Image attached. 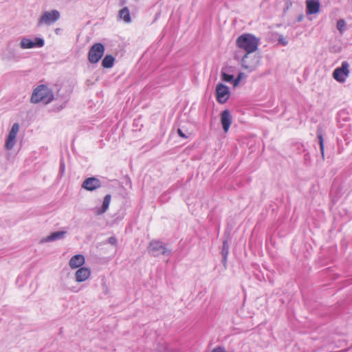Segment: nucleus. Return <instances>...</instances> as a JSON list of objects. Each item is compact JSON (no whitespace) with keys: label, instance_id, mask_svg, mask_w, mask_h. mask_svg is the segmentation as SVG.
<instances>
[{"label":"nucleus","instance_id":"1","mask_svg":"<svg viewBox=\"0 0 352 352\" xmlns=\"http://www.w3.org/2000/svg\"><path fill=\"white\" fill-rule=\"evenodd\" d=\"M54 94L46 85H41L36 87L32 94L30 101L32 103L49 104L54 100Z\"/></svg>","mask_w":352,"mask_h":352},{"label":"nucleus","instance_id":"2","mask_svg":"<svg viewBox=\"0 0 352 352\" xmlns=\"http://www.w3.org/2000/svg\"><path fill=\"white\" fill-rule=\"evenodd\" d=\"M258 43L259 39L251 34H243L236 41L237 47L245 50L246 54L255 52L258 48Z\"/></svg>","mask_w":352,"mask_h":352},{"label":"nucleus","instance_id":"3","mask_svg":"<svg viewBox=\"0 0 352 352\" xmlns=\"http://www.w3.org/2000/svg\"><path fill=\"white\" fill-rule=\"evenodd\" d=\"M104 50V46L102 43L94 44L88 52L89 61L93 64L97 63L103 56Z\"/></svg>","mask_w":352,"mask_h":352},{"label":"nucleus","instance_id":"4","mask_svg":"<svg viewBox=\"0 0 352 352\" xmlns=\"http://www.w3.org/2000/svg\"><path fill=\"white\" fill-rule=\"evenodd\" d=\"M60 18V12L56 10L47 11L43 13L38 20V25H51L56 22Z\"/></svg>","mask_w":352,"mask_h":352},{"label":"nucleus","instance_id":"5","mask_svg":"<svg viewBox=\"0 0 352 352\" xmlns=\"http://www.w3.org/2000/svg\"><path fill=\"white\" fill-rule=\"evenodd\" d=\"M258 64V57L256 55H251V54H245L241 60L242 67L249 71L254 70Z\"/></svg>","mask_w":352,"mask_h":352},{"label":"nucleus","instance_id":"6","mask_svg":"<svg viewBox=\"0 0 352 352\" xmlns=\"http://www.w3.org/2000/svg\"><path fill=\"white\" fill-rule=\"evenodd\" d=\"M349 65L346 61L342 62L341 67L333 71V76L334 79L340 82H344L349 74Z\"/></svg>","mask_w":352,"mask_h":352},{"label":"nucleus","instance_id":"7","mask_svg":"<svg viewBox=\"0 0 352 352\" xmlns=\"http://www.w3.org/2000/svg\"><path fill=\"white\" fill-rule=\"evenodd\" d=\"M230 96V91L228 87L222 84L219 83L216 87V97L217 100L220 104H224L227 102Z\"/></svg>","mask_w":352,"mask_h":352},{"label":"nucleus","instance_id":"8","mask_svg":"<svg viewBox=\"0 0 352 352\" xmlns=\"http://www.w3.org/2000/svg\"><path fill=\"white\" fill-rule=\"evenodd\" d=\"M19 124L14 123L12 125L11 130L10 131V132L8 133L7 140L6 142L5 146L6 148V149L10 150L14 146L15 142H16V135L19 132Z\"/></svg>","mask_w":352,"mask_h":352},{"label":"nucleus","instance_id":"9","mask_svg":"<svg viewBox=\"0 0 352 352\" xmlns=\"http://www.w3.org/2000/svg\"><path fill=\"white\" fill-rule=\"evenodd\" d=\"M149 251L151 252L154 256L168 254L170 252L163 243L159 241H152L149 243Z\"/></svg>","mask_w":352,"mask_h":352},{"label":"nucleus","instance_id":"10","mask_svg":"<svg viewBox=\"0 0 352 352\" xmlns=\"http://www.w3.org/2000/svg\"><path fill=\"white\" fill-rule=\"evenodd\" d=\"M101 186L100 181L96 177L86 179L82 184V187L87 190L93 191Z\"/></svg>","mask_w":352,"mask_h":352},{"label":"nucleus","instance_id":"11","mask_svg":"<svg viewBox=\"0 0 352 352\" xmlns=\"http://www.w3.org/2000/svg\"><path fill=\"white\" fill-rule=\"evenodd\" d=\"M44 41L42 38H36L34 41L29 38H23L21 41V47L23 49H30L35 47H43Z\"/></svg>","mask_w":352,"mask_h":352},{"label":"nucleus","instance_id":"12","mask_svg":"<svg viewBox=\"0 0 352 352\" xmlns=\"http://www.w3.org/2000/svg\"><path fill=\"white\" fill-rule=\"evenodd\" d=\"M221 123L223 131L227 133L232 124V116L228 109H226L221 113Z\"/></svg>","mask_w":352,"mask_h":352},{"label":"nucleus","instance_id":"13","mask_svg":"<svg viewBox=\"0 0 352 352\" xmlns=\"http://www.w3.org/2000/svg\"><path fill=\"white\" fill-rule=\"evenodd\" d=\"M91 274L90 269L85 267H81L75 273V278L77 282H83L89 278Z\"/></svg>","mask_w":352,"mask_h":352},{"label":"nucleus","instance_id":"14","mask_svg":"<svg viewBox=\"0 0 352 352\" xmlns=\"http://www.w3.org/2000/svg\"><path fill=\"white\" fill-rule=\"evenodd\" d=\"M307 13L308 14H314L320 11V4L318 0H307Z\"/></svg>","mask_w":352,"mask_h":352},{"label":"nucleus","instance_id":"15","mask_svg":"<svg viewBox=\"0 0 352 352\" xmlns=\"http://www.w3.org/2000/svg\"><path fill=\"white\" fill-rule=\"evenodd\" d=\"M85 263V256L82 254H76L72 256L69 261V265L72 269H76L81 267Z\"/></svg>","mask_w":352,"mask_h":352},{"label":"nucleus","instance_id":"16","mask_svg":"<svg viewBox=\"0 0 352 352\" xmlns=\"http://www.w3.org/2000/svg\"><path fill=\"white\" fill-rule=\"evenodd\" d=\"M111 195H107L103 199L102 207L97 211V214H102L105 212L109 208L110 201H111Z\"/></svg>","mask_w":352,"mask_h":352},{"label":"nucleus","instance_id":"17","mask_svg":"<svg viewBox=\"0 0 352 352\" xmlns=\"http://www.w3.org/2000/svg\"><path fill=\"white\" fill-rule=\"evenodd\" d=\"M66 232L65 231L55 232L46 237L43 241L45 242L54 241L63 238Z\"/></svg>","mask_w":352,"mask_h":352},{"label":"nucleus","instance_id":"18","mask_svg":"<svg viewBox=\"0 0 352 352\" xmlns=\"http://www.w3.org/2000/svg\"><path fill=\"white\" fill-rule=\"evenodd\" d=\"M119 17L126 23L131 21L130 12L127 7H124L119 11Z\"/></svg>","mask_w":352,"mask_h":352},{"label":"nucleus","instance_id":"19","mask_svg":"<svg viewBox=\"0 0 352 352\" xmlns=\"http://www.w3.org/2000/svg\"><path fill=\"white\" fill-rule=\"evenodd\" d=\"M115 59L111 55H106L102 61L104 68H111L114 64Z\"/></svg>","mask_w":352,"mask_h":352},{"label":"nucleus","instance_id":"20","mask_svg":"<svg viewBox=\"0 0 352 352\" xmlns=\"http://www.w3.org/2000/svg\"><path fill=\"white\" fill-rule=\"evenodd\" d=\"M345 27V21L343 19H340L337 23V28L340 32H343Z\"/></svg>","mask_w":352,"mask_h":352},{"label":"nucleus","instance_id":"21","mask_svg":"<svg viewBox=\"0 0 352 352\" xmlns=\"http://www.w3.org/2000/svg\"><path fill=\"white\" fill-rule=\"evenodd\" d=\"M233 76L230 74H223V80L226 82H230L233 80Z\"/></svg>","mask_w":352,"mask_h":352},{"label":"nucleus","instance_id":"22","mask_svg":"<svg viewBox=\"0 0 352 352\" xmlns=\"http://www.w3.org/2000/svg\"><path fill=\"white\" fill-rule=\"evenodd\" d=\"M318 139L320 140V150H321L322 153H323V151H324V143H323L324 140H323V137H322V135L321 134H319L318 135Z\"/></svg>","mask_w":352,"mask_h":352},{"label":"nucleus","instance_id":"23","mask_svg":"<svg viewBox=\"0 0 352 352\" xmlns=\"http://www.w3.org/2000/svg\"><path fill=\"white\" fill-rule=\"evenodd\" d=\"M108 242L113 245H116L117 244V239L116 237L111 236L109 238Z\"/></svg>","mask_w":352,"mask_h":352},{"label":"nucleus","instance_id":"24","mask_svg":"<svg viewBox=\"0 0 352 352\" xmlns=\"http://www.w3.org/2000/svg\"><path fill=\"white\" fill-rule=\"evenodd\" d=\"M212 352H227V351L223 347L218 346V347L214 348L212 349Z\"/></svg>","mask_w":352,"mask_h":352},{"label":"nucleus","instance_id":"25","mask_svg":"<svg viewBox=\"0 0 352 352\" xmlns=\"http://www.w3.org/2000/svg\"><path fill=\"white\" fill-rule=\"evenodd\" d=\"M177 133H178V134H179V135L180 137L184 138H186V135H185V134L182 132V131L181 129H179L177 130Z\"/></svg>","mask_w":352,"mask_h":352},{"label":"nucleus","instance_id":"26","mask_svg":"<svg viewBox=\"0 0 352 352\" xmlns=\"http://www.w3.org/2000/svg\"><path fill=\"white\" fill-rule=\"evenodd\" d=\"M239 82V79H237V78H236V79L234 80V86H236V85H238Z\"/></svg>","mask_w":352,"mask_h":352},{"label":"nucleus","instance_id":"27","mask_svg":"<svg viewBox=\"0 0 352 352\" xmlns=\"http://www.w3.org/2000/svg\"><path fill=\"white\" fill-rule=\"evenodd\" d=\"M241 74H240L239 75V76L237 77V79H239V80H241Z\"/></svg>","mask_w":352,"mask_h":352},{"label":"nucleus","instance_id":"28","mask_svg":"<svg viewBox=\"0 0 352 352\" xmlns=\"http://www.w3.org/2000/svg\"><path fill=\"white\" fill-rule=\"evenodd\" d=\"M283 44L284 45H287V41L283 42Z\"/></svg>","mask_w":352,"mask_h":352}]
</instances>
